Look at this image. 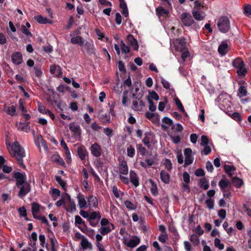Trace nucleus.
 <instances>
[{"mask_svg": "<svg viewBox=\"0 0 251 251\" xmlns=\"http://www.w3.org/2000/svg\"><path fill=\"white\" fill-rule=\"evenodd\" d=\"M6 145L11 156L15 157L19 165L23 168L25 166L23 163V158L25 154L24 149L20 146L17 141L14 142L11 145L6 142Z\"/></svg>", "mask_w": 251, "mask_h": 251, "instance_id": "obj_1", "label": "nucleus"}, {"mask_svg": "<svg viewBox=\"0 0 251 251\" xmlns=\"http://www.w3.org/2000/svg\"><path fill=\"white\" fill-rule=\"evenodd\" d=\"M120 179L125 184H128L129 182L127 177L128 168L127 163L124 160L120 162L119 163Z\"/></svg>", "mask_w": 251, "mask_h": 251, "instance_id": "obj_2", "label": "nucleus"}, {"mask_svg": "<svg viewBox=\"0 0 251 251\" xmlns=\"http://www.w3.org/2000/svg\"><path fill=\"white\" fill-rule=\"evenodd\" d=\"M219 30L223 33H226L230 29V22L227 17L223 16L220 17L217 23Z\"/></svg>", "mask_w": 251, "mask_h": 251, "instance_id": "obj_3", "label": "nucleus"}, {"mask_svg": "<svg viewBox=\"0 0 251 251\" xmlns=\"http://www.w3.org/2000/svg\"><path fill=\"white\" fill-rule=\"evenodd\" d=\"M232 65L237 69V73L239 75H245L247 70L245 68L244 61L240 58H237L232 61Z\"/></svg>", "mask_w": 251, "mask_h": 251, "instance_id": "obj_4", "label": "nucleus"}, {"mask_svg": "<svg viewBox=\"0 0 251 251\" xmlns=\"http://www.w3.org/2000/svg\"><path fill=\"white\" fill-rule=\"evenodd\" d=\"M64 207L70 212H73L76 210L75 202L71 199L70 196L68 194H66V201Z\"/></svg>", "mask_w": 251, "mask_h": 251, "instance_id": "obj_5", "label": "nucleus"}, {"mask_svg": "<svg viewBox=\"0 0 251 251\" xmlns=\"http://www.w3.org/2000/svg\"><path fill=\"white\" fill-rule=\"evenodd\" d=\"M100 218L101 215L99 212L93 211L90 213L88 219L90 225L93 227L96 226L98 224V220H100Z\"/></svg>", "mask_w": 251, "mask_h": 251, "instance_id": "obj_6", "label": "nucleus"}, {"mask_svg": "<svg viewBox=\"0 0 251 251\" xmlns=\"http://www.w3.org/2000/svg\"><path fill=\"white\" fill-rule=\"evenodd\" d=\"M34 142L40 151H41V147H42L45 151H48L49 149L47 145L40 134L34 136Z\"/></svg>", "mask_w": 251, "mask_h": 251, "instance_id": "obj_7", "label": "nucleus"}, {"mask_svg": "<svg viewBox=\"0 0 251 251\" xmlns=\"http://www.w3.org/2000/svg\"><path fill=\"white\" fill-rule=\"evenodd\" d=\"M182 23L186 26H189L194 23V20L191 15L188 12L182 13L180 16Z\"/></svg>", "mask_w": 251, "mask_h": 251, "instance_id": "obj_8", "label": "nucleus"}, {"mask_svg": "<svg viewBox=\"0 0 251 251\" xmlns=\"http://www.w3.org/2000/svg\"><path fill=\"white\" fill-rule=\"evenodd\" d=\"M58 95L53 93V96L50 97L47 99V101L51 104H55L57 108L60 110H63L64 108L66 106L65 103L62 102L60 101L55 100L56 97H58Z\"/></svg>", "mask_w": 251, "mask_h": 251, "instance_id": "obj_9", "label": "nucleus"}, {"mask_svg": "<svg viewBox=\"0 0 251 251\" xmlns=\"http://www.w3.org/2000/svg\"><path fill=\"white\" fill-rule=\"evenodd\" d=\"M218 184L222 192L230 191L231 189V182L226 177L222 178Z\"/></svg>", "mask_w": 251, "mask_h": 251, "instance_id": "obj_10", "label": "nucleus"}, {"mask_svg": "<svg viewBox=\"0 0 251 251\" xmlns=\"http://www.w3.org/2000/svg\"><path fill=\"white\" fill-rule=\"evenodd\" d=\"M185 155L184 167L191 164L194 160V157L192 155V151L190 148H186L184 151Z\"/></svg>", "mask_w": 251, "mask_h": 251, "instance_id": "obj_11", "label": "nucleus"}, {"mask_svg": "<svg viewBox=\"0 0 251 251\" xmlns=\"http://www.w3.org/2000/svg\"><path fill=\"white\" fill-rule=\"evenodd\" d=\"M17 187L20 189L18 196L20 198L24 197L30 191V185L27 182L25 183L20 186H17Z\"/></svg>", "mask_w": 251, "mask_h": 251, "instance_id": "obj_12", "label": "nucleus"}, {"mask_svg": "<svg viewBox=\"0 0 251 251\" xmlns=\"http://www.w3.org/2000/svg\"><path fill=\"white\" fill-rule=\"evenodd\" d=\"M70 130L73 133V135L75 138H80L81 130L80 126L74 123H71L69 125Z\"/></svg>", "mask_w": 251, "mask_h": 251, "instance_id": "obj_13", "label": "nucleus"}, {"mask_svg": "<svg viewBox=\"0 0 251 251\" xmlns=\"http://www.w3.org/2000/svg\"><path fill=\"white\" fill-rule=\"evenodd\" d=\"M14 177L16 180L17 186H20L25 183H26V177L25 173L16 172L14 174Z\"/></svg>", "mask_w": 251, "mask_h": 251, "instance_id": "obj_14", "label": "nucleus"}, {"mask_svg": "<svg viewBox=\"0 0 251 251\" xmlns=\"http://www.w3.org/2000/svg\"><path fill=\"white\" fill-rule=\"evenodd\" d=\"M92 154L96 157H100L102 152L101 147L96 143L92 144L90 149Z\"/></svg>", "mask_w": 251, "mask_h": 251, "instance_id": "obj_15", "label": "nucleus"}, {"mask_svg": "<svg viewBox=\"0 0 251 251\" xmlns=\"http://www.w3.org/2000/svg\"><path fill=\"white\" fill-rule=\"evenodd\" d=\"M175 48L176 50L178 51H182L186 48V42L184 39H176L175 43Z\"/></svg>", "mask_w": 251, "mask_h": 251, "instance_id": "obj_16", "label": "nucleus"}, {"mask_svg": "<svg viewBox=\"0 0 251 251\" xmlns=\"http://www.w3.org/2000/svg\"><path fill=\"white\" fill-rule=\"evenodd\" d=\"M76 198L78 201V204L80 208H86L88 207V201L85 199L84 195L78 193Z\"/></svg>", "mask_w": 251, "mask_h": 251, "instance_id": "obj_17", "label": "nucleus"}, {"mask_svg": "<svg viewBox=\"0 0 251 251\" xmlns=\"http://www.w3.org/2000/svg\"><path fill=\"white\" fill-rule=\"evenodd\" d=\"M127 44L132 48L134 50H138L139 46L137 40L134 38L133 36L129 34L126 37Z\"/></svg>", "mask_w": 251, "mask_h": 251, "instance_id": "obj_18", "label": "nucleus"}, {"mask_svg": "<svg viewBox=\"0 0 251 251\" xmlns=\"http://www.w3.org/2000/svg\"><path fill=\"white\" fill-rule=\"evenodd\" d=\"M88 207L90 209L96 208L98 206V200L97 198L93 196L90 195L87 198Z\"/></svg>", "mask_w": 251, "mask_h": 251, "instance_id": "obj_19", "label": "nucleus"}, {"mask_svg": "<svg viewBox=\"0 0 251 251\" xmlns=\"http://www.w3.org/2000/svg\"><path fill=\"white\" fill-rule=\"evenodd\" d=\"M145 106V103L141 100H133L132 101V108L134 111H141Z\"/></svg>", "mask_w": 251, "mask_h": 251, "instance_id": "obj_20", "label": "nucleus"}, {"mask_svg": "<svg viewBox=\"0 0 251 251\" xmlns=\"http://www.w3.org/2000/svg\"><path fill=\"white\" fill-rule=\"evenodd\" d=\"M11 59L15 65H20L23 62V56L20 52L16 51L12 54Z\"/></svg>", "mask_w": 251, "mask_h": 251, "instance_id": "obj_21", "label": "nucleus"}, {"mask_svg": "<svg viewBox=\"0 0 251 251\" xmlns=\"http://www.w3.org/2000/svg\"><path fill=\"white\" fill-rule=\"evenodd\" d=\"M84 49L89 54H94L96 52V49L93 41H88L84 44Z\"/></svg>", "mask_w": 251, "mask_h": 251, "instance_id": "obj_22", "label": "nucleus"}, {"mask_svg": "<svg viewBox=\"0 0 251 251\" xmlns=\"http://www.w3.org/2000/svg\"><path fill=\"white\" fill-rule=\"evenodd\" d=\"M192 14L195 20L197 21H202L205 18V14L203 12L200 11L199 9L194 8L192 11Z\"/></svg>", "mask_w": 251, "mask_h": 251, "instance_id": "obj_23", "label": "nucleus"}, {"mask_svg": "<svg viewBox=\"0 0 251 251\" xmlns=\"http://www.w3.org/2000/svg\"><path fill=\"white\" fill-rule=\"evenodd\" d=\"M115 228L113 224L108 226H102L99 229V231L101 235H104L110 232Z\"/></svg>", "mask_w": 251, "mask_h": 251, "instance_id": "obj_24", "label": "nucleus"}, {"mask_svg": "<svg viewBox=\"0 0 251 251\" xmlns=\"http://www.w3.org/2000/svg\"><path fill=\"white\" fill-rule=\"evenodd\" d=\"M228 97L226 93H222L218 96L216 100L220 102L221 105L225 106V103L227 105V103L229 101L228 99Z\"/></svg>", "mask_w": 251, "mask_h": 251, "instance_id": "obj_25", "label": "nucleus"}, {"mask_svg": "<svg viewBox=\"0 0 251 251\" xmlns=\"http://www.w3.org/2000/svg\"><path fill=\"white\" fill-rule=\"evenodd\" d=\"M228 51V44L226 41L222 42L218 47V52L222 55H225Z\"/></svg>", "mask_w": 251, "mask_h": 251, "instance_id": "obj_26", "label": "nucleus"}, {"mask_svg": "<svg viewBox=\"0 0 251 251\" xmlns=\"http://www.w3.org/2000/svg\"><path fill=\"white\" fill-rule=\"evenodd\" d=\"M129 176L130 181L135 187H137L139 184V179L137 174L135 172L130 171Z\"/></svg>", "mask_w": 251, "mask_h": 251, "instance_id": "obj_27", "label": "nucleus"}, {"mask_svg": "<svg viewBox=\"0 0 251 251\" xmlns=\"http://www.w3.org/2000/svg\"><path fill=\"white\" fill-rule=\"evenodd\" d=\"M140 243V239L138 237H133L129 239L126 243V246L128 247L133 248L137 246Z\"/></svg>", "mask_w": 251, "mask_h": 251, "instance_id": "obj_28", "label": "nucleus"}, {"mask_svg": "<svg viewBox=\"0 0 251 251\" xmlns=\"http://www.w3.org/2000/svg\"><path fill=\"white\" fill-rule=\"evenodd\" d=\"M80 244H81L82 248L84 250H86V249L92 250V244L84 236H82V239L81 240Z\"/></svg>", "mask_w": 251, "mask_h": 251, "instance_id": "obj_29", "label": "nucleus"}, {"mask_svg": "<svg viewBox=\"0 0 251 251\" xmlns=\"http://www.w3.org/2000/svg\"><path fill=\"white\" fill-rule=\"evenodd\" d=\"M77 151L79 158L81 160L85 159L88 152L84 146L79 147L77 149Z\"/></svg>", "mask_w": 251, "mask_h": 251, "instance_id": "obj_30", "label": "nucleus"}, {"mask_svg": "<svg viewBox=\"0 0 251 251\" xmlns=\"http://www.w3.org/2000/svg\"><path fill=\"white\" fill-rule=\"evenodd\" d=\"M40 205L36 202H33L31 205V212L34 218L38 216V213L40 211Z\"/></svg>", "mask_w": 251, "mask_h": 251, "instance_id": "obj_31", "label": "nucleus"}, {"mask_svg": "<svg viewBox=\"0 0 251 251\" xmlns=\"http://www.w3.org/2000/svg\"><path fill=\"white\" fill-rule=\"evenodd\" d=\"M160 178L162 182L165 184H168L170 182V176L168 172L163 170L160 172Z\"/></svg>", "mask_w": 251, "mask_h": 251, "instance_id": "obj_32", "label": "nucleus"}, {"mask_svg": "<svg viewBox=\"0 0 251 251\" xmlns=\"http://www.w3.org/2000/svg\"><path fill=\"white\" fill-rule=\"evenodd\" d=\"M162 121L163 124L161 126L164 130L166 129L173 124V121L168 117L163 118Z\"/></svg>", "mask_w": 251, "mask_h": 251, "instance_id": "obj_33", "label": "nucleus"}, {"mask_svg": "<svg viewBox=\"0 0 251 251\" xmlns=\"http://www.w3.org/2000/svg\"><path fill=\"white\" fill-rule=\"evenodd\" d=\"M52 160L54 162L57 163L62 166H65V163L63 159L58 154L53 155L52 156Z\"/></svg>", "mask_w": 251, "mask_h": 251, "instance_id": "obj_34", "label": "nucleus"}, {"mask_svg": "<svg viewBox=\"0 0 251 251\" xmlns=\"http://www.w3.org/2000/svg\"><path fill=\"white\" fill-rule=\"evenodd\" d=\"M34 19L39 24H46L47 23L52 24V21L48 20L47 18L41 15H38L34 17Z\"/></svg>", "mask_w": 251, "mask_h": 251, "instance_id": "obj_35", "label": "nucleus"}, {"mask_svg": "<svg viewBox=\"0 0 251 251\" xmlns=\"http://www.w3.org/2000/svg\"><path fill=\"white\" fill-rule=\"evenodd\" d=\"M4 110L6 112L8 115L11 116H13L16 114V106L15 105H11L10 106H4Z\"/></svg>", "mask_w": 251, "mask_h": 251, "instance_id": "obj_36", "label": "nucleus"}, {"mask_svg": "<svg viewBox=\"0 0 251 251\" xmlns=\"http://www.w3.org/2000/svg\"><path fill=\"white\" fill-rule=\"evenodd\" d=\"M153 138V135L150 132H146L145 134V137L143 140L144 144L147 147H149L150 143L151 141Z\"/></svg>", "mask_w": 251, "mask_h": 251, "instance_id": "obj_37", "label": "nucleus"}, {"mask_svg": "<svg viewBox=\"0 0 251 251\" xmlns=\"http://www.w3.org/2000/svg\"><path fill=\"white\" fill-rule=\"evenodd\" d=\"M199 186L204 190H207L209 188V180L205 177L201 178L199 182Z\"/></svg>", "mask_w": 251, "mask_h": 251, "instance_id": "obj_38", "label": "nucleus"}, {"mask_svg": "<svg viewBox=\"0 0 251 251\" xmlns=\"http://www.w3.org/2000/svg\"><path fill=\"white\" fill-rule=\"evenodd\" d=\"M156 14L158 16H164L169 13V11L162 6H158L155 10Z\"/></svg>", "mask_w": 251, "mask_h": 251, "instance_id": "obj_39", "label": "nucleus"}, {"mask_svg": "<svg viewBox=\"0 0 251 251\" xmlns=\"http://www.w3.org/2000/svg\"><path fill=\"white\" fill-rule=\"evenodd\" d=\"M71 42L73 44H78L80 46L83 45L84 43L82 38L79 36L73 37Z\"/></svg>", "mask_w": 251, "mask_h": 251, "instance_id": "obj_40", "label": "nucleus"}, {"mask_svg": "<svg viewBox=\"0 0 251 251\" xmlns=\"http://www.w3.org/2000/svg\"><path fill=\"white\" fill-rule=\"evenodd\" d=\"M153 163L154 161L152 159H146L144 161L140 162V165L145 168L151 166Z\"/></svg>", "mask_w": 251, "mask_h": 251, "instance_id": "obj_41", "label": "nucleus"}, {"mask_svg": "<svg viewBox=\"0 0 251 251\" xmlns=\"http://www.w3.org/2000/svg\"><path fill=\"white\" fill-rule=\"evenodd\" d=\"M247 91L246 87L244 86H240L238 89V92L237 93V96L239 98H241L242 97H245L247 95Z\"/></svg>", "mask_w": 251, "mask_h": 251, "instance_id": "obj_42", "label": "nucleus"}, {"mask_svg": "<svg viewBox=\"0 0 251 251\" xmlns=\"http://www.w3.org/2000/svg\"><path fill=\"white\" fill-rule=\"evenodd\" d=\"M60 68L59 66L53 65L50 67V73L56 76H58L60 75L61 72H60Z\"/></svg>", "mask_w": 251, "mask_h": 251, "instance_id": "obj_43", "label": "nucleus"}, {"mask_svg": "<svg viewBox=\"0 0 251 251\" xmlns=\"http://www.w3.org/2000/svg\"><path fill=\"white\" fill-rule=\"evenodd\" d=\"M17 126L19 130L25 132H28L29 130V127L27 124L20 123L17 125Z\"/></svg>", "mask_w": 251, "mask_h": 251, "instance_id": "obj_44", "label": "nucleus"}, {"mask_svg": "<svg viewBox=\"0 0 251 251\" xmlns=\"http://www.w3.org/2000/svg\"><path fill=\"white\" fill-rule=\"evenodd\" d=\"M120 47L122 53L127 54L130 52L129 47L126 45L123 40L121 41Z\"/></svg>", "mask_w": 251, "mask_h": 251, "instance_id": "obj_45", "label": "nucleus"}, {"mask_svg": "<svg viewBox=\"0 0 251 251\" xmlns=\"http://www.w3.org/2000/svg\"><path fill=\"white\" fill-rule=\"evenodd\" d=\"M100 119L103 123L109 122L110 120V116L109 114H100Z\"/></svg>", "mask_w": 251, "mask_h": 251, "instance_id": "obj_46", "label": "nucleus"}, {"mask_svg": "<svg viewBox=\"0 0 251 251\" xmlns=\"http://www.w3.org/2000/svg\"><path fill=\"white\" fill-rule=\"evenodd\" d=\"M224 169L226 173L231 176L234 173L235 168L232 166L225 165Z\"/></svg>", "mask_w": 251, "mask_h": 251, "instance_id": "obj_47", "label": "nucleus"}, {"mask_svg": "<svg viewBox=\"0 0 251 251\" xmlns=\"http://www.w3.org/2000/svg\"><path fill=\"white\" fill-rule=\"evenodd\" d=\"M232 182L237 188L241 187L243 183V180L237 177L232 178Z\"/></svg>", "mask_w": 251, "mask_h": 251, "instance_id": "obj_48", "label": "nucleus"}, {"mask_svg": "<svg viewBox=\"0 0 251 251\" xmlns=\"http://www.w3.org/2000/svg\"><path fill=\"white\" fill-rule=\"evenodd\" d=\"M127 155L130 157H133L135 153V150L133 147L131 145H129L127 147Z\"/></svg>", "mask_w": 251, "mask_h": 251, "instance_id": "obj_49", "label": "nucleus"}, {"mask_svg": "<svg viewBox=\"0 0 251 251\" xmlns=\"http://www.w3.org/2000/svg\"><path fill=\"white\" fill-rule=\"evenodd\" d=\"M150 182L151 183V193L153 195L156 196L158 194V189L157 186L152 180H151Z\"/></svg>", "mask_w": 251, "mask_h": 251, "instance_id": "obj_50", "label": "nucleus"}, {"mask_svg": "<svg viewBox=\"0 0 251 251\" xmlns=\"http://www.w3.org/2000/svg\"><path fill=\"white\" fill-rule=\"evenodd\" d=\"M124 203L129 210H135L136 208V205L129 201H126Z\"/></svg>", "mask_w": 251, "mask_h": 251, "instance_id": "obj_51", "label": "nucleus"}, {"mask_svg": "<svg viewBox=\"0 0 251 251\" xmlns=\"http://www.w3.org/2000/svg\"><path fill=\"white\" fill-rule=\"evenodd\" d=\"M175 103L177 107V108L181 112H184V108L180 100H179L178 98H176L175 99Z\"/></svg>", "mask_w": 251, "mask_h": 251, "instance_id": "obj_52", "label": "nucleus"}, {"mask_svg": "<svg viewBox=\"0 0 251 251\" xmlns=\"http://www.w3.org/2000/svg\"><path fill=\"white\" fill-rule=\"evenodd\" d=\"M214 245L216 248H218L220 250H222L224 248V245L221 243L220 240L218 238H216L215 239Z\"/></svg>", "mask_w": 251, "mask_h": 251, "instance_id": "obj_53", "label": "nucleus"}, {"mask_svg": "<svg viewBox=\"0 0 251 251\" xmlns=\"http://www.w3.org/2000/svg\"><path fill=\"white\" fill-rule=\"evenodd\" d=\"M190 240L194 245H197L200 243V240L198 236L196 234H192L190 237Z\"/></svg>", "mask_w": 251, "mask_h": 251, "instance_id": "obj_54", "label": "nucleus"}, {"mask_svg": "<svg viewBox=\"0 0 251 251\" xmlns=\"http://www.w3.org/2000/svg\"><path fill=\"white\" fill-rule=\"evenodd\" d=\"M209 140L207 137L205 135H202L201 138V143L200 145L202 146H206L207 145H209Z\"/></svg>", "mask_w": 251, "mask_h": 251, "instance_id": "obj_55", "label": "nucleus"}, {"mask_svg": "<svg viewBox=\"0 0 251 251\" xmlns=\"http://www.w3.org/2000/svg\"><path fill=\"white\" fill-rule=\"evenodd\" d=\"M55 179L58 183L65 190L66 185V182L64 181L59 176H56Z\"/></svg>", "mask_w": 251, "mask_h": 251, "instance_id": "obj_56", "label": "nucleus"}, {"mask_svg": "<svg viewBox=\"0 0 251 251\" xmlns=\"http://www.w3.org/2000/svg\"><path fill=\"white\" fill-rule=\"evenodd\" d=\"M52 196L54 200H56L57 198L60 195V191L56 188L52 189Z\"/></svg>", "mask_w": 251, "mask_h": 251, "instance_id": "obj_57", "label": "nucleus"}, {"mask_svg": "<svg viewBox=\"0 0 251 251\" xmlns=\"http://www.w3.org/2000/svg\"><path fill=\"white\" fill-rule=\"evenodd\" d=\"M38 111L42 114H46L48 110H47L45 107L40 102H38Z\"/></svg>", "mask_w": 251, "mask_h": 251, "instance_id": "obj_58", "label": "nucleus"}, {"mask_svg": "<svg viewBox=\"0 0 251 251\" xmlns=\"http://www.w3.org/2000/svg\"><path fill=\"white\" fill-rule=\"evenodd\" d=\"M204 147L203 151H202V153L204 155H208L211 151V148L210 146L209 145H207L206 146H202Z\"/></svg>", "mask_w": 251, "mask_h": 251, "instance_id": "obj_59", "label": "nucleus"}, {"mask_svg": "<svg viewBox=\"0 0 251 251\" xmlns=\"http://www.w3.org/2000/svg\"><path fill=\"white\" fill-rule=\"evenodd\" d=\"M205 203L206 204L207 207L209 209H212L214 208V202L212 199H208L206 200Z\"/></svg>", "mask_w": 251, "mask_h": 251, "instance_id": "obj_60", "label": "nucleus"}, {"mask_svg": "<svg viewBox=\"0 0 251 251\" xmlns=\"http://www.w3.org/2000/svg\"><path fill=\"white\" fill-rule=\"evenodd\" d=\"M65 201H66V195L64 196H62L61 199L60 200L56 201L55 205L57 207H60L62 205H63V206L64 207Z\"/></svg>", "mask_w": 251, "mask_h": 251, "instance_id": "obj_61", "label": "nucleus"}, {"mask_svg": "<svg viewBox=\"0 0 251 251\" xmlns=\"http://www.w3.org/2000/svg\"><path fill=\"white\" fill-rule=\"evenodd\" d=\"M171 140L174 144H177L180 141V137L178 135H169Z\"/></svg>", "mask_w": 251, "mask_h": 251, "instance_id": "obj_62", "label": "nucleus"}, {"mask_svg": "<svg viewBox=\"0 0 251 251\" xmlns=\"http://www.w3.org/2000/svg\"><path fill=\"white\" fill-rule=\"evenodd\" d=\"M85 234L91 239H94L95 230L94 229L89 228L87 230L85 231Z\"/></svg>", "mask_w": 251, "mask_h": 251, "instance_id": "obj_63", "label": "nucleus"}, {"mask_svg": "<svg viewBox=\"0 0 251 251\" xmlns=\"http://www.w3.org/2000/svg\"><path fill=\"white\" fill-rule=\"evenodd\" d=\"M244 13L247 16H249L251 15V5H247L245 6L244 9Z\"/></svg>", "mask_w": 251, "mask_h": 251, "instance_id": "obj_64", "label": "nucleus"}]
</instances>
